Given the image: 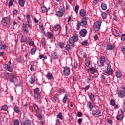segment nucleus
<instances>
[{
    "label": "nucleus",
    "mask_w": 125,
    "mask_h": 125,
    "mask_svg": "<svg viewBox=\"0 0 125 125\" xmlns=\"http://www.w3.org/2000/svg\"><path fill=\"white\" fill-rule=\"evenodd\" d=\"M116 76L117 78H121V77H122V76H123V74H122V72H121V71H117L116 72Z\"/></svg>",
    "instance_id": "a878e982"
},
{
    "label": "nucleus",
    "mask_w": 125,
    "mask_h": 125,
    "mask_svg": "<svg viewBox=\"0 0 125 125\" xmlns=\"http://www.w3.org/2000/svg\"><path fill=\"white\" fill-rule=\"evenodd\" d=\"M33 107H34V110L36 112V113H39V107H38V105H37V104H34Z\"/></svg>",
    "instance_id": "cd10ccee"
},
{
    "label": "nucleus",
    "mask_w": 125,
    "mask_h": 125,
    "mask_svg": "<svg viewBox=\"0 0 125 125\" xmlns=\"http://www.w3.org/2000/svg\"><path fill=\"white\" fill-rule=\"evenodd\" d=\"M14 125H19V121L16 120L14 122Z\"/></svg>",
    "instance_id": "6e6d98bb"
},
{
    "label": "nucleus",
    "mask_w": 125,
    "mask_h": 125,
    "mask_svg": "<svg viewBox=\"0 0 125 125\" xmlns=\"http://www.w3.org/2000/svg\"><path fill=\"white\" fill-rule=\"evenodd\" d=\"M0 49H3L4 50H5V49H6V45L2 44V45L0 47Z\"/></svg>",
    "instance_id": "a18cd8bd"
},
{
    "label": "nucleus",
    "mask_w": 125,
    "mask_h": 125,
    "mask_svg": "<svg viewBox=\"0 0 125 125\" xmlns=\"http://www.w3.org/2000/svg\"><path fill=\"white\" fill-rule=\"evenodd\" d=\"M16 27H17V22L14 21L13 22V29H16Z\"/></svg>",
    "instance_id": "bf43d9fd"
},
{
    "label": "nucleus",
    "mask_w": 125,
    "mask_h": 125,
    "mask_svg": "<svg viewBox=\"0 0 125 125\" xmlns=\"http://www.w3.org/2000/svg\"><path fill=\"white\" fill-rule=\"evenodd\" d=\"M87 34V30L86 29H83L80 32V35L81 37H85Z\"/></svg>",
    "instance_id": "9b49d317"
},
{
    "label": "nucleus",
    "mask_w": 125,
    "mask_h": 125,
    "mask_svg": "<svg viewBox=\"0 0 125 125\" xmlns=\"http://www.w3.org/2000/svg\"><path fill=\"white\" fill-rule=\"evenodd\" d=\"M63 73L64 76H69L71 74V70L70 67L66 66L64 68Z\"/></svg>",
    "instance_id": "1a4fd4ad"
},
{
    "label": "nucleus",
    "mask_w": 125,
    "mask_h": 125,
    "mask_svg": "<svg viewBox=\"0 0 125 125\" xmlns=\"http://www.w3.org/2000/svg\"><path fill=\"white\" fill-rule=\"evenodd\" d=\"M88 95L90 100H91L92 102H94V101H95V98L94 97V95L92 94V93H89L88 94Z\"/></svg>",
    "instance_id": "ddd939ff"
},
{
    "label": "nucleus",
    "mask_w": 125,
    "mask_h": 125,
    "mask_svg": "<svg viewBox=\"0 0 125 125\" xmlns=\"http://www.w3.org/2000/svg\"><path fill=\"white\" fill-rule=\"evenodd\" d=\"M124 114H120L116 117V119L118 121H122L124 119Z\"/></svg>",
    "instance_id": "412c9836"
},
{
    "label": "nucleus",
    "mask_w": 125,
    "mask_h": 125,
    "mask_svg": "<svg viewBox=\"0 0 125 125\" xmlns=\"http://www.w3.org/2000/svg\"><path fill=\"white\" fill-rule=\"evenodd\" d=\"M37 51V49L36 48H32L31 50V54L32 55H34L36 53V52Z\"/></svg>",
    "instance_id": "a19ab883"
},
{
    "label": "nucleus",
    "mask_w": 125,
    "mask_h": 125,
    "mask_svg": "<svg viewBox=\"0 0 125 125\" xmlns=\"http://www.w3.org/2000/svg\"><path fill=\"white\" fill-rule=\"evenodd\" d=\"M118 96L121 98L125 97V92L123 90H120L118 92Z\"/></svg>",
    "instance_id": "f8f14e48"
},
{
    "label": "nucleus",
    "mask_w": 125,
    "mask_h": 125,
    "mask_svg": "<svg viewBox=\"0 0 125 125\" xmlns=\"http://www.w3.org/2000/svg\"><path fill=\"white\" fill-rule=\"evenodd\" d=\"M78 41H79V37L77 34L74 35L72 37H70L69 39L68 42L69 44H70L71 47H74V46H75V42H78Z\"/></svg>",
    "instance_id": "f03ea898"
},
{
    "label": "nucleus",
    "mask_w": 125,
    "mask_h": 125,
    "mask_svg": "<svg viewBox=\"0 0 125 125\" xmlns=\"http://www.w3.org/2000/svg\"><path fill=\"white\" fill-rule=\"evenodd\" d=\"M25 2H26V0H19V3L21 7L25 5Z\"/></svg>",
    "instance_id": "f3484780"
},
{
    "label": "nucleus",
    "mask_w": 125,
    "mask_h": 125,
    "mask_svg": "<svg viewBox=\"0 0 125 125\" xmlns=\"http://www.w3.org/2000/svg\"><path fill=\"white\" fill-rule=\"evenodd\" d=\"M78 117H82L83 116V113L81 112H78L77 114Z\"/></svg>",
    "instance_id": "338daca9"
},
{
    "label": "nucleus",
    "mask_w": 125,
    "mask_h": 125,
    "mask_svg": "<svg viewBox=\"0 0 125 125\" xmlns=\"http://www.w3.org/2000/svg\"><path fill=\"white\" fill-rule=\"evenodd\" d=\"M5 67L7 68V70L9 71V72H12L13 71L12 66L9 65L8 64H5Z\"/></svg>",
    "instance_id": "4be33fe9"
},
{
    "label": "nucleus",
    "mask_w": 125,
    "mask_h": 125,
    "mask_svg": "<svg viewBox=\"0 0 125 125\" xmlns=\"http://www.w3.org/2000/svg\"><path fill=\"white\" fill-rule=\"evenodd\" d=\"M59 46H60L61 48H63V47H64V43L60 42L59 43Z\"/></svg>",
    "instance_id": "3c124183"
},
{
    "label": "nucleus",
    "mask_w": 125,
    "mask_h": 125,
    "mask_svg": "<svg viewBox=\"0 0 125 125\" xmlns=\"http://www.w3.org/2000/svg\"><path fill=\"white\" fill-rule=\"evenodd\" d=\"M14 111L17 113H20V110H19V107H18V106L16 105L14 106Z\"/></svg>",
    "instance_id": "bb28decb"
},
{
    "label": "nucleus",
    "mask_w": 125,
    "mask_h": 125,
    "mask_svg": "<svg viewBox=\"0 0 125 125\" xmlns=\"http://www.w3.org/2000/svg\"><path fill=\"white\" fill-rule=\"evenodd\" d=\"M113 73H114V71H113V69L111 68V65L108 64L107 65V70L104 73V75L106 76H110L112 75Z\"/></svg>",
    "instance_id": "20e7f679"
},
{
    "label": "nucleus",
    "mask_w": 125,
    "mask_h": 125,
    "mask_svg": "<svg viewBox=\"0 0 125 125\" xmlns=\"http://www.w3.org/2000/svg\"><path fill=\"white\" fill-rule=\"evenodd\" d=\"M66 50H70L71 49V45H70V44H67L65 47Z\"/></svg>",
    "instance_id": "c03bdc74"
},
{
    "label": "nucleus",
    "mask_w": 125,
    "mask_h": 125,
    "mask_svg": "<svg viewBox=\"0 0 125 125\" xmlns=\"http://www.w3.org/2000/svg\"><path fill=\"white\" fill-rule=\"evenodd\" d=\"M36 66L34 64H31L30 67V70L32 72H34V71H36Z\"/></svg>",
    "instance_id": "2f4dec72"
},
{
    "label": "nucleus",
    "mask_w": 125,
    "mask_h": 125,
    "mask_svg": "<svg viewBox=\"0 0 125 125\" xmlns=\"http://www.w3.org/2000/svg\"><path fill=\"white\" fill-rule=\"evenodd\" d=\"M87 107H88L89 110H92L93 108V104L91 102H88L87 104Z\"/></svg>",
    "instance_id": "a211bd4d"
},
{
    "label": "nucleus",
    "mask_w": 125,
    "mask_h": 125,
    "mask_svg": "<svg viewBox=\"0 0 125 125\" xmlns=\"http://www.w3.org/2000/svg\"><path fill=\"white\" fill-rule=\"evenodd\" d=\"M85 63L87 67H89V65H90V61L89 60L85 61Z\"/></svg>",
    "instance_id": "58836bf2"
},
{
    "label": "nucleus",
    "mask_w": 125,
    "mask_h": 125,
    "mask_svg": "<svg viewBox=\"0 0 125 125\" xmlns=\"http://www.w3.org/2000/svg\"><path fill=\"white\" fill-rule=\"evenodd\" d=\"M36 116L39 120H42V119L41 114H37Z\"/></svg>",
    "instance_id": "680f3d73"
},
{
    "label": "nucleus",
    "mask_w": 125,
    "mask_h": 125,
    "mask_svg": "<svg viewBox=\"0 0 125 125\" xmlns=\"http://www.w3.org/2000/svg\"><path fill=\"white\" fill-rule=\"evenodd\" d=\"M86 15V12H85V10L83 9H81L80 12V16H81L82 17H83V16H85Z\"/></svg>",
    "instance_id": "2eb2a0df"
},
{
    "label": "nucleus",
    "mask_w": 125,
    "mask_h": 125,
    "mask_svg": "<svg viewBox=\"0 0 125 125\" xmlns=\"http://www.w3.org/2000/svg\"><path fill=\"white\" fill-rule=\"evenodd\" d=\"M102 82H105V76L104 75L101 76Z\"/></svg>",
    "instance_id": "0e129e2a"
},
{
    "label": "nucleus",
    "mask_w": 125,
    "mask_h": 125,
    "mask_svg": "<svg viewBox=\"0 0 125 125\" xmlns=\"http://www.w3.org/2000/svg\"><path fill=\"white\" fill-rule=\"evenodd\" d=\"M88 71L91 73V74H93L96 72V69L94 67H91L88 69Z\"/></svg>",
    "instance_id": "393cba45"
},
{
    "label": "nucleus",
    "mask_w": 125,
    "mask_h": 125,
    "mask_svg": "<svg viewBox=\"0 0 125 125\" xmlns=\"http://www.w3.org/2000/svg\"><path fill=\"white\" fill-rule=\"evenodd\" d=\"M57 117L61 120L63 119V118L62 117V113H59V114L57 115Z\"/></svg>",
    "instance_id": "864d4df0"
},
{
    "label": "nucleus",
    "mask_w": 125,
    "mask_h": 125,
    "mask_svg": "<svg viewBox=\"0 0 125 125\" xmlns=\"http://www.w3.org/2000/svg\"><path fill=\"white\" fill-rule=\"evenodd\" d=\"M8 107L7 105H4L2 106L1 110H3V111H5V110H7Z\"/></svg>",
    "instance_id": "49530a36"
},
{
    "label": "nucleus",
    "mask_w": 125,
    "mask_h": 125,
    "mask_svg": "<svg viewBox=\"0 0 125 125\" xmlns=\"http://www.w3.org/2000/svg\"><path fill=\"white\" fill-rule=\"evenodd\" d=\"M121 50H122V51H123V52H125V46H123L121 47Z\"/></svg>",
    "instance_id": "774afa93"
},
{
    "label": "nucleus",
    "mask_w": 125,
    "mask_h": 125,
    "mask_svg": "<svg viewBox=\"0 0 125 125\" xmlns=\"http://www.w3.org/2000/svg\"><path fill=\"white\" fill-rule=\"evenodd\" d=\"M101 8L103 10H106L107 9V5L104 2L101 3Z\"/></svg>",
    "instance_id": "aec40b11"
},
{
    "label": "nucleus",
    "mask_w": 125,
    "mask_h": 125,
    "mask_svg": "<svg viewBox=\"0 0 125 125\" xmlns=\"http://www.w3.org/2000/svg\"><path fill=\"white\" fill-rule=\"evenodd\" d=\"M9 22H10V17H7L3 19L2 21H1V23L3 26H6V25L8 24Z\"/></svg>",
    "instance_id": "0eeeda50"
},
{
    "label": "nucleus",
    "mask_w": 125,
    "mask_h": 125,
    "mask_svg": "<svg viewBox=\"0 0 125 125\" xmlns=\"http://www.w3.org/2000/svg\"><path fill=\"white\" fill-rule=\"evenodd\" d=\"M39 27L42 30V31H43V30H44L43 29V25H42V22H39Z\"/></svg>",
    "instance_id": "8fccbe9b"
},
{
    "label": "nucleus",
    "mask_w": 125,
    "mask_h": 125,
    "mask_svg": "<svg viewBox=\"0 0 125 125\" xmlns=\"http://www.w3.org/2000/svg\"><path fill=\"white\" fill-rule=\"evenodd\" d=\"M102 17L103 19H105V18L107 17V14H106V13H103L102 14Z\"/></svg>",
    "instance_id": "09e8293b"
},
{
    "label": "nucleus",
    "mask_w": 125,
    "mask_h": 125,
    "mask_svg": "<svg viewBox=\"0 0 125 125\" xmlns=\"http://www.w3.org/2000/svg\"><path fill=\"white\" fill-rule=\"evenodd\" d=\"M92 114L95 118H98V117L101 116V111L97 109H93Z\"/></svg>",
    "instance_id": "6e6552de"
},
{
    "label": "nucleus",
    "mask_w": 125,
    "mask_h": 125,
    "mask_svg": "<svg viewBox=\"0 0 125 125\" xmlns=\"http://www.w3.org/2000/svg\"><path fill=\"white\" fill-rule=\"evenodd\" d=\"M80 8V6L79 5H76L75 7V12L76 13H78V10H79V9Z\"/></svg>",
    "instance_id": "603ef678"
},
{
    "label": "nucleus",
    "mask_w": 125,
    "mask_h": 125,
    "mask_svg": "<svg viewBox=\"0 0 125 125\" xmlns=\"http://www.w3.org/2000/svg\"><path fill=\"white\" fill-rule=\"evenodd\" d=\"M25 26L27 28L28 27L29 28H32V24H31V23H28V24H25Z\"/></svg>",
    "instance_id": "13d9d810"
},
{
    "label": "nucleus",
    "mask_w": 125,
    "mask_h": 125,
    "mask_svg": "<svg viewBox=\"0 0 125 125\" xmlns=\"http://www.w3.org/2000/svg\"><path fill=\"white\" fill-rule=\"evenodd\" d=\"M51 57H52L53 59H58V55H57L56 52L51 54Z\"/></svg>",
    "instance_id": "5701e85b"
},
{
    "label": "nucleus",
    "mask_w": 125,
    "mask_h": 125,
    "mask_svg": "<svg viewBox=\"0 0 125 125\" xmlns=\"http://www.w3.org/2000/svg\"><path fill=\"white\" fill-rule=\"evenodd\" d=\"M35 81H36V80L35 79V78H34V77H31V79L29 80V83H31V84H33V83H35Z\"/></svg>",
    "instance_id": "e433bc0d"
},
{
    "label": "nucleus",
    "mask_w": 125,
    "mask_h": 125,
    "mask_svg": "<svg viewBox=\"0 0 125 125\" xmlns=\"http://www.w3.org/2000/svg\"><path fill=\"white\" fill-rule=\"evenodd\" d=\"M62 28L61 27V26L59 24H57V25L55 26V31H58V30H61Z\"/></svg>",
    "instance_id": "473e14b6"
},
{
    "label": "nucleus",
    "mask_w": 125,
    "mask_h": 125,
    "mask_svg": "<svg viewBox=\"0 0 125 125\" xmlns=\"http://www.w3.org/2000/svg\"><path fill=\"white\" fill-rule=\"evenodd\" d=\"M106 113H107L109 116H111V115H113V112L112 110L106 109Z\"/></svg>",
    "instance_id": "72a5a7b5"
},
{
    "label": "nucleus",
    "mask_w": 125,
    "mask_h": 125,
    "mask_svg": "<svg viewBox=\"0 0 125 125\" xmlns=\"http://www.w3.org/2000/svg\"><path fill=\"white\" fill-rule=\"evenodd\" d=\"M100 27H101V22L100 21H97L93 26V29L96 32L100 30Z\"/></svg>",
    "instance_id": "7ed1b4c3"
},
{
    "label": "nucleus",
    "mask_w": 125,
    "mask_h": 125,
    "mask_svg": "<svg viewBox=\"0 0 125 125\" xmlns=\"http://www.w3.org/2000/svg\"><path fill=\"white\" fill-rule=\"evenodd\" d=\"M121 40V41H125V34H122Z\"/></svg>",
    "instance_id": "052dcab7"
},
{
    "label": "nucleus",
    "mask_w": 125,
    "mask_h": 125,
    "mask_svg": "<svg viewBox=\"0 0 125 125\" xmlns=\"http://www.w3.org/2000/svg\"><path fill=\"white\" fill-rule=\"evenodd\" d=\"M22 30V31H23V32L26 33V34H28L29 33V29H28V27H27V26H26L25 25L23 27Z\"/></svg>",
    "instance_id": "7c9ffc66"
},
{
    "label": "nucleus",
    "mask_w": 125,
    "mask_h": 125,
    "mask_svg": "<svg viewBox=\"0 0 125 125\" xmlns=\"http://www.w3.org/2000/svg\"><path fill=\"white\" fill-rule=\"evenodd\" d=\"M45 36L49 38V39H53V34L51 33L50 32H48L45 33Z\"/></svg>",
    "instance_id": "4468645a"
},
{
    "label": "nucleus",
    "mask_w": 125,
    "mask_h": 125,
    "mask_svg": "<svg viewBox=\"0 0 125 125\" xmlns=\"http://www.w3.org/2000/svg\"><path fill=\"white\" fill-rule=\"evenodd\" d=\"M26 19L27 20L28 23H32V21L30 19V15H27Z\"/></svg>",
    "instance_id": "ea45409f"
},
{
    "label": "nucleus",
    "mask_w": 125,
    "mask_h": 125,
    "mask_svg": "<svg viewBox=\"0 0 125 125\" xmlns=\"http://www.w3.org/2000/svg\"><path fill=\"white\" fill-rule=\"evenodd\" d=\"M68 99V96H67V94H65L64 97L62 99L63 103H66L67 102V100Z\"/></svg>",
    "instance_id": "f704fd0d"
},
{
    "label": "nucleus",
    "mask_w": 125,
    "mask_h": 125,
    "mask_svg": "<svg viewBox=\"0 0 125 125\" xmlns=\"http://www.w3.org/2000/svg\"><path fill=\"white\" fill-rule=\"evenodd\" d=\"M38 93H40V88H36L34 89V95H37Z\"/></svg>",
    "instance_id": "c85d7f7f"
},
{
    "label": "nucleus",
    "mask_w": 125,
    "mask_h": 125,
    "mask_svg": "<svg viewBox=\"0 0 125 125\" xmlns=\"http://www.w3.org/2000/svg\"><path fill=\"white\" fill-rule=\"evenodd\" d=\"M47 78L48 80H52V79H53V75H52V73L48 72L47 75Z\"/></svg>",
    "instance_id": "b1692460"
},
{
    "label": "nucleus",
    "mask_w": 125,
    "mask_h": 125,
    "mask_svg": "<svg viewBox=\"0 0 125 125\" xmlns=\"http://www.w3.org/2000/svg\"><path fill=\"white\" fill-rule=\"evenodd\" d=\"M113 35H114V36H115L116 37H119V36H120V33H119V31H118V30L115 29L113 32Z\"/></svg>",
    "instance_id": "c9c22d12"
},
{
    "label": "nucleus",
    "mask_w": 125,
    "mask_h": 125,
    "mask_svg": "<svg viewBox=\"0 0 125 125\" xmlns=\"http://www.w3.org/2000/svg\"><path fill=\"white\" fill-rule=\"evenodd\" d=\"M9 81L10 83H13L16 82L17 81V79L16 78V75L13 74L10 76Z\"/></svg>",
    "instance_id": "9d476101"
},
{
    "label": "nucleus",
    "mask_w": 125,
    "mask_h": 125,
    "mask_svg": "<svg viewBox=\"0 0 125 125\" xmlns=\"http://www.w3.org/2000/svg\"><path fill=\"white\" fill-rule=\"evenodd\" d=\"M41 9L42 12H43V13L47 12V8H46L45 6H44V5L41 7Z\"/></svg>",
    "instance_id": "c756f323"
},
{
    "label": "nucleus",
    "mask_w": 125,
    "mask_h": 125,
    "mask_svg": "<svg viewBox=\"0 0 125 125\" xmlns=\"http://www.w3.org/2000/svg\"><path fill=\"white\" fill-rule=\"evenodd\" d=\"M115 104H116V102L115 101V100L112 99L110 100V105H111L112 106H115Z\"/></svg>",
    "instance_id": "79ce46f5"
},
{
    "label": "nucleus",
    "mask_w": 125,
    "mask_h": 125,
    "mask_svg": "<svg viewBox=\"0 0 125 125\" xmlns=\"http://www.w3.org/2000/svg\"><path fill=\"white\" fill-rule=\"evenodd\" d=\"M74 68H75V69H77V68H78V62H74Z\"/></svg>",
    "instance_id": "e2e57ef3"
},
{
    "label": "nucleus",
    "mask_w": 125,
    "mask_h": 125,
    "mask_svg": "<svg viewBox=\"0 0 125 125\" xmlns=\"http://www.w3.org/2000/svg\"><path fill=\"white\" fill-rule=\"evenodd\" d=\"M61 122H60V120H56V125H60V123Z\"/></svg>",
    "instance_id": "69168bd1"
},
{
    "label": "nucleus",
    "mask_w": 125,
    "mask_h": 125,
    "mask_svg": "<svg viewBox=\"0 0 125 125\" xmlns=\"http://www.w3.org/2000/svg\"><path fill=\"white\" fill-rule=\"evenodd\" d=\"M34 97L37 99H40V98H41V94L38 93V94H36V95H34Z\"/></svg>",
    "instance_id": "de8ad7c7"
},
{
    "label": "nucleus",
    "mask_w": 125,
    "mask_h": 125,
    "mask_svg": "<svg viewBox=\"0 0 125 125\" xmlns=\"http://www.w3.org/2000/svg\"><path fill=\"white\" fill-rule=\"evenodd\" d=\"M18 61L20 63H22L24 61V58L23 57H20L18 59Z\"/></svg>",
    "instance_id": "37998d69"
},
{
    "label": "nucleus",
    "mask_w": 125,
    "mask_h": 125,
    "mask_svg": "<svg viewBox=\"0 0 125 125\" xmlns=\"http://www.w3.org/2000/svg\"><path fill=\"white\" fill-rule=\"evenodd\" d=\"M88 43V42H87V41H84L82 43V44L83 45H86Z\"/></svg>",
    "instance_id": "4d7b16f0"
},
{
    "label": "nucleus",
    "mask_w": 125,
    "mask_h": 125,
    "mask_svg": "<svg viewBox=\"0 0 125 125\" xmlns=\"http://www.w3.org/2000/svg\"><path fill=\"white\" fill-rule=\"evenodd\" d=\"M21 42H27V44H29V45H31V46L35 45V43H34V42H33V40L31 39V38L29 37L27 39V36H21Z\"/></svg>",
    "instance_id": "f257e3e1"
},
{
    "label": "nucleus",
    "mask_w": 125,
    "mask_h": 125,
    "mask_svg": "<svg viewBox=\"0 0 125 125\" xmlns=\"http://www.w3.org/2000/svg\"><path fill=\"white\" fill-rule=\"evenodd\" d=\"M31 121L26 120L21 123V125H31Z\"/></svg>",
    "instance_id": "dca6fc26"
},
{
    "label": "nucleus",
    "mask_w": 125,
    "mask_h": 125,
    "mask_svg": "<svg viewBox=\"0 0 125 125\" xmlns=\"http://www.w3.org/2000/svg\"><path fill=\"white\" fill-rule=\"evenodd\" d=\"M64 11H65V9L63 8H59V12H62V13H64Z\"/></svg>",
    "instance_id": "5fc2aeb1"
},
{
    "label": "nucleus",
    "mask_w": 125,
    "mask_h": 125,
    "mask_svg": "<svg viewBox=\"0 0 125 125\" xmlns=\"http://www.w3.org/2000/svg\"><path fill=\"white\" fill-rule=\"evenodd\" d=\"M114 45H112L111 44L107 45L106 46V49H107L108 50H113V49H114Z\"/></svg>",
    "instance_id": "6ab92c4d"
},
{
    "label": "nucleus",
    "mask_w": 125,
    "mask_h": 125,
    "mask_svg": "<svg viewBox=\"0 0 125 125\" xmlns=\"http://www.w3.org/2000/svg\"><path fill=\"white\" fill-rule=\"evenodd\" d=\"M64 13L61 12H59L58 11L57 12V15L58 16V17H62L63 16Z\"/></svg>",
    "instance_id": "4c0bfd02"
},
{
    "label": "nucleus",
    "mask_w": 125,
    "mask_h": 125,
    "mask_svg": "<svg viewBox=\"0 0 125 125\" xmlns=\"http://www.w3.org/2000/svg\"><path fill=\"white\" fill-rule=\"evenodd\" d=\"M87 18L86 17H84L82 18V20L81 22L78 21V25H80V26H82V27H84V26H86L87 24V21H86Z\"/></svg>",
    "instance_id": "39448f33"
},
{
    "label": "nucleus",
    "mask_w": 125,
    "mask_h": 125,
    "mask_svg": "<svg viewBox=\"0 0 125 125\" xmlns=\"http://www.w3.org/2000/svg\"><path fill=\"white\" fill-rule=\"evenodd\" d=\"M105 61H106V58L104 56H102L100 59V61H98L97 62L98 66L100 67H103V66H104V62Z\"/></svg>",
    "instance_id": "423d86ee"
}]
</instances>
